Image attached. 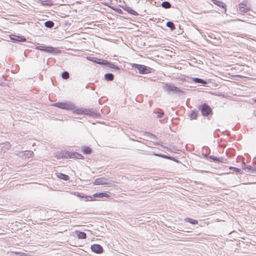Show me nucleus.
<instances>
[{
  "label": "nucleus",
  "instance_id": "1",
  "mask_svg": "<svg viewBox=\"0 0 256 256\" xmlns=\"http://www.w3.org/2000/svg\"><path fill=\"white\" fill-rule=\"evenodd\" d=\"M52 106L66 110H74L76 108L74 104L70 102H56L53 104Z\"/></svg>",
  "mask_w": 256,
  "mask_h": 256
},
{
  "label": "nucleus",
  "instance_id": "2",
  "mask_svg": "<svg viewBox=\"0 0 256 256\" xmlns=\"http://www.w3.org/2000/svg\"><path fill=\"white\" fill-rule=\"evenodd\" d=\"M134 68L138 70L140 74H148L152 72V68L142 64H134Z\"/></svg>",
  "mask_w": 256,
  "mask_h": 256
},
{
  "label": "nucleus",
  "instance_id": "3",
  "mask_svg": "<svg viewBox=\"0 0 256 256\" xmlns=\"http://www.w3.org/2000/svg\"><path fill=\"white\" fill-rule=\"evenodd\" d=\"M198 108L200 110L204 116H208L212 113V110L209 106L206 104H202L198 106Z\"/></svg>",
  "mask_w": 256,
  "mask_h": 256
},
{
  "label": "nucleus",
  "instance_id": "4",
  "mask_svg": "<svg viewBox=\"0 0 256 256\" xmlns=\"http://www.w3.org/2000/svg\"><path fill=\"white\" fill-rule=\"evenodd\" d=\"M164 88L168 92H172L173 94L183 92L178 88L171 84H166Z\"/></svg>",
  "mask_w": 256,
  "mask_h": 256
},
{
  "label": "nucleus",
  "instance_id": "5",
  "mask_svg": "<svg viewBox=\"0 0 256 256\" xmlns=\"http://www.w3.org/2000/svg\"><path fill=\"white\" fill-rule=\"evenodd\" d=\"M36 49L42 51H44L48 52H56L58 51V50L56 48L52 46H40L36 47Z\"/></svg>",
  "mask_w": 256,
  "mask_h": 256
},
{
  "label": "nucleus",
  "instance_id": "6",
  "mask_svg": "<svg viewBox=\"0 0 256 256\" xmlns=\"http://www.w3.org/2000/svg\"><path fill=\"white\" fill-rule=\"evenodd\" d=\"M91 250L96 254H101L103 252L102 247L98 244H94L91 246Z\"/></svg>",
  "mask_w": 256,
  "mask_h": 256
},
{
  "label": "nucleus",
  "instance_id": "7",
  "mask_svg": "<svg viewBox=\"0 0 256 256\" xmlns=\"http://www.w3.org/2000/svg\"><path fill=\"white\" fill-rule=\"evenodd\" d=\"M242 168L246 172H251L254 174L256 172V169H254L250 166L246 165L244 162L242 163Z\"/></svg>",
  "mask_w": 256,
  "mask_h": 256
},
{
  "label": "nucleus",
  "instance_id": "8",
  "mask_svg": "<svg viewBox=\"0 0 256 256\" xmlns=\"http://www.w3.org/2000/svg\"><path fill=\"white\" fill-rule=\"evenodd\" d=\"M239 10L240 12L246 13L248 12V8L246 6V2H243L238 4Z\"/></svg>",
  "mask_w": 256,
  "mask_h": 256
},
{
  "label": "nucleus",
  "instance_id": "9",
  "mask_svg": "<svg viewBox=\"0 0 256 256\" xmlns=\"http://www.w3.org/2000/svg\"><path fill=\"white\" fill-rule=\"evenodd\" d=\"M84 114H86L89 116H97L98 114L95 112L92 109L84 108Z\"/></svg>",
  "mask_w": 256,
  "mask_h": 256
},
{
  "label": "nucleus",
  "instance_id": "10",
  "mask_svg": "<svg viewBox=\"0 0 256 256\" xmlns=\"http://www.w3.org/2000/svg\"><path fill=\"white\" fill-rule=\"evenodd\" d=\"M94 184L96 185L107 184L106 179L103 178H97L96 179Z\"/></svg>",
  "mask_w": 256,
  "mask_h": 256
},
{
  "label": "nucleus",
  "instance_id": "11",
  "mask_svg": "<svg viewBox=\"0 0 256 256\" xmlns=\"http://www.w3.org/2000/svg\"><path fill=\"white\" fill-rule=\"evenodd\" d=\"M10 39L14 42H24L26 41V38L24 37L14 35L10 36Z\"/></svg>",
  "mask_w": 256,
  "mask_h": 256
},
{
  "label": "nucleus",
  "instance_id": "12",
  "mask_svg": "<svg viewBox=\"0 0 256 256\" xmlns=\"http://www.w3.org/2000/svg\"><path fill=\"white\" fill-rule=\"evenodd\" d=\"M71 154L72 152H68L62 151L59 154L58 157V158H71Z\"/></svg>",
  "mask_w": 256,
  "mask_h": 256
},
{
  "label": "nucleus",
  "instance_id": "13",
  "mask_svg": "<svg viewBox=\"0 0 256 256\" xmlns=\"http://www.w3.org/2000/svg\"><path fill=\"white\" fill-rule=\"evenodd\" d=\"M212 2L215 4L216 5L218 6L219 7H220L224 9V12H226V4L222 2L221 1H220L218 0H212Z\"/></svg>",
  "mask_w": 256,
  "mask_h": 256
},
{
  "label": "nucleus",
  "instance_id": "14",
  "mask_svg": "<svg viewBox=\"0 0 256 256\" xmlns=\"http://www.w3.org/2000/svg\"><path fill=\"white\" fill-rule=\"evenodd\" d=\"M192 81L195 83L201 84L202 86H206L208 82L206 81L198 78H192Z\"/></svg>",
  "mask_w": 256,
  "mask_h": 256
},
{
  "label": "nucleus",
  "instance_id": "15",
  "mask_svg": "<svg viewBox=\"0 0 256 256\" xmlns=\"http://www.w3.org/2000/svg\"><path fill=\"white\" fill-rule=\"evenodd\" d=\"M154 113L156 114V116L158 118H162L164 116V113L162 110L158 109L154 111Z\"/></svg>",
  "mask_w": 256,
  "mask_h": 256
},
{
  "label": "nucleus",
  "instance_id": "16",
  "mask_svg": "<svg viewBox=\"0 0 256 256\" xmlns=\"http://www.w3.org/2000/svg\"><path fill=\"white\" fill-rule=\"evenodd\" d=\"M94 198H102L103 197H108V195L106 192L96 193L92 195Z\"/></svg>",
  "mask_w": 256,
  "mask_h": 256
},
{
  "label": "nucleus",
  "instance_id": "17",
  "mask_svg": "<svg viewBox=\"0 0 256 256\" xmlns=\"http://www.w3.org/2000/svg\"><path fill=\"white\" fill-rule=\"evenodd\" d=\"M57 176L60 179L64 180H69L68 176L62 174L61 172H59L57 174Z\"/></svg>",
  "mask_w": 256,
  "mask_h": 256
},
{
  "label": "nucleus",
  "instance_id": "18",
  "mask_svg": "<svg viewBox=\"0 0 256 256\" xmlns=\"http://www.w3.org/2000/svg\"><path fill=\"white\" fill-rule=\"evenodd\" d=\"M84 156L82 154H80L76 152H72L71 158H76L77 159H82Z\"/></svg>",
  "mask_w": 256,
  "mask_h": 256
},
{
  "label": "nucleus",
  "instance_id": "19",
  "mask_svg": "<svg viewBox=\"0 0 256 256\" xmlns=\"http://www.w3.org/2000/svg\"><path fill=\"white\" fill-rule=\"evenodd\" d=\"M104 78L106 80L112 81L114 78V74L111 73H108L104 74Z\"/></svg>",
  "mask_w": 256,
  "mask_h": 256
},
{
  "label": "nucleus",
  "instance_id": "20",
  "mask_svg": "<svg viewBox=\"0 0 256 256\" xmlns=\"http://www.w3.org/2000/svg\"><path fill=\"white\" fill-rule=\"evenodd\" d=\"M44 24L48 28H52L54 26V22L51 20H48L44 22Z\"/></svg>",
  "mask_w": 256,
  "mask_h": 256
},
{
  "label": "nucleus",
  "instance_id": "21",
  "mask_svg": "<svg viewBox=\"0 0 256 256\" xmlns=\"http://www.w3.org/2000/svg\"><path fill=\"white\" fill-rule=\"evenodd\" d=\"M209 158L212 160L214 162H222V158H217L213 156H209Z\"/></svg>",
  "mask_w": 256,
  "mask_h": 256
},
{
  "label": "nucleus",
  "instance_id": "22",
  "mask_svg": "<svg viewBox=\"0 0 256 256\" xmlns=\"http://www.w3.org/2000/svg\"><path fill=\"white\" fill-rule=\"evenodd\" d=\"M82 152L84 154H91L92 152V150L90 149V148L89 147H88V146H84L82 150Z\"/></svg>",
  "mask_w": 256,
  "mask_h": 256
},
{
  "label": "nucleus",
  "instance_id": "23",
  "mask_svg": "<svg viewBox=\"0 0 256 256\" xmlns=\"http://www.w3.org/2000/svg\"><path fill=\"white\" fill-rule=\"evenodd\" d=\"M72 112H73L74 114H84V108H78V109H76V110L74 109V110H73Z\"/></svg>",
  "mask_w": 256,
  "mask_h": 256
},
{
  "label": "nucleus",
  "instance_id": "24",
  "mask_svg": "<svg viewBox=\"0 0 256 256\" xmlns=\"http://www.w3.org/2000/svg\"><path fill=\"white\" fill-rule=\"evenodd\" d=\"M78 237L80 239H84L86 237V234L82 232H77Z\"/></svg>",
  "mask_w": 256,
  "mask_h": 256
},
{
  "label": "nucleus",
  "instance_id": "25",
  "mask_svg": "<svg viewBox=\"0 0 256 256\" xmlns=\"http://www.w3.org/2000/svg\"><path fill=\"white\" fill-rule=\"evenodd\" d=\"M161 5L162 8H168L171 7V4H170V2L167 1H164L162 2Z\"/></svg>",
  "mask_w": 256,
  "mask_h": 256
},
{
  "label": "nucleus",
  "instance_id": "26",
  "mask_svg": "<svg viewBox=\"0 0 256 256\" xmlns=\"http://www.w3.org/2000/svg\"><path fill=\"white\" fill-rule=\"evenodd\" d=\"M126 10L130 14H133L134 16H138V14L134 10H132V8L128 7L127 9H126Z\"/></svg>",
  "mask_w": 256,
  "mask_h": 256
},
{
  "label": "nucleus",
  "instance_id": "27",
  "mask_svg": "<svg viewBox=\"0 0 256 256\" xmlns=\"http://www.w3.org/2000/svg\"><path fill=\"white\" fill-rule=\"evenodd\" d=\"M166 26L168 27L171 30H174L176 28L175 26L172 22H166Z\"/></svg>",
  "mask_w": 256,
  "mask_h": 256
},
{
  "label": "nucleus",
  "instance_id": "28",
  "mask_svg": "<svg viewBox=\"0 0 256 256\" xmlns=\"http://www.w3.org/2000/svg\"><path fill=\"white\" fill-rule=\"evenodd\" d=\"M185 220L187 222H188L192 224H197L198 222L196 220H194V219H192L191 218H186L185 219Z\"/></svg>",
  "mask_w": 256,
  "mask_h": 256
},
{
  "label": "nucleus",
  "instance_id": "29",
  "mask_svg": "<svg viewBox=\"0 0 256 256\" xmlns=\"http://www.w3.org/2000/svg\"><path fill=\"white\" fill-rule=\"evenodd\" d=\"M69 76H70L69 73L66 71H64V72H62V78H64V80H67L68 78H69Z\"/></svg>",
  "mask_w": 256,
  "mask_h": 256
},
{
  "label": "nucleus",
  "instance_id": "30",
  "mask_svg": "<svg viewBox=\"0 0 256 256\" xmlns=\"http://www.w3.org/2000/svg\"><path fill=\"white\" fill-rule=\"evenodd\" d=\"M85 199H84V200L85 201H92V200H94V197H93V196H86L84 197Z\"/></svg>",
  "mask_w": 256,
  "mask_h": 256
},
{
  "label": "nucleus",
  "instance_id": "31",
  "mask_svg": "<svg viewBox=\"0 0 256 256\" xmlns=\"http://www.w3.org/2000/svg\"><path fill=\"white\" fill-rule=\"evenodd\" d=\"M108 67L112 68L115 69V70H119L120 69L118 66H116L114 64H112V63H110V62L108 65Z\"/></svg>",
  "mask_w": 256,
  "mask_h": 256
},
{
  "label": "nucleus",
  "instance_id": "32",
  "mask_svg": "<svg viewBox=\"0 0 256 256\" xmlns=\"http://www.w3.org/2000/svg\"><path fill=\"white\" fill-rule=\"evenodd\" d=\"M197 117L196 112L194 111L192 112L190 115V118L191 119H196Z\"/></svg>",
  "mask_w": 256,
  "mask_h": 256
},
{
  "label": "nucleus",
  "instance_id": "33",
  "mask_svg": "<svg viewBox=\"0 0 256 256\" xmlns=\"http://www.w3.org/2000/svg\"><path fill=\"white\" fill-rule=\"evenodd\" d=\"M145 134L146 136H148L152 139H154V138H156V136L154 134H153L152 133L148 132H146L145 133Z\"/></svg>",
  "mask_w": 256,
  "mask_h": 256
},
{
  "label": "nucleus",
  "instance_id": "34",
  "mask_svg": "<svg viewBox=\"0 0 256 256\" xmlns=\"http://www.w3.org/2000/svg\"><path fill=\"white\" fill-rule=\"evenodd\" d=\"M28 157H32V156L34 154V152L32 151H26V153L25 154Z\"/></svg>",
  "mask_w": 256,
  "mask_h": 256
},
{
  "label": "nucleus",
  "instance_id": "35",
  "mask_svg": "<svg viewBox=\"0 0 256 256\" xmlns=\"http://www.w3.org/2000/svg\"><path fill=\"white\" fill-rule=\"evenodd\" d=\"M230 168L233 170L234 171H236V172H240V173H241V172H242V170L240 169L235 168V167H230Z\"/></svg>",
  "mask_w": 256,
  "mask_h": 256
},
{
  "label": "nucleus",
  "instance_id": "36",
  "mask_svg": "<svg viewBox=\"0 0 256 256\" xmlns=\"http://www.w3.org/2000/svg\"><path fill=\"white\" fill-rule=\"evenodd\" d=\"M102 60L95 58H94V62H96V64H102Z\"/></svg>",
  "mask_w": 256,
  "mask_h": 256
},
{
  "label": "nucleus",
  "instance_id": "37",
  "mask_svg": "<svg viewBox=\"0 0 256 256\" xmlns=\"http://www.w3.org/2000/svg\"><path fill=\"white\" fill-rule=\"evenodd\" d=\"M109 62L108 60H102V64L106 65L108 66Z\"/></svg>",
  "mask_w": 256,
  "mask_h": 256
},
{
  "label": "nucleus",
  "instance_id": "38",
  "mask_svg": "<svg viewBox=\"0 0 256 256\" xmlns=\"http://www.w3.org/2000/svg\"><path fill=\"white\" fill-rule=\"evenodd\" d=\"M94 58H92V57H87V59L89 60H91V61H92L94 62Z\"/></svg>",
  "mask_w": 256,
  "mask_h": 256
}]
</instances>
